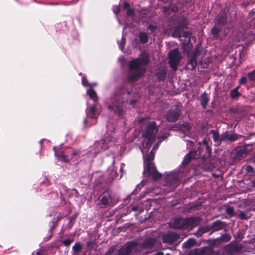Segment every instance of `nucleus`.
<instances>
[{
	"mask_svg": "<svg viewBox=\"0 0 255 255\" xmlns=\"http://www.w3.org/2000/svg\"><path fill=\"white\" fill-rule=\"evenodd\" d=\"M150 62L149 54L144 51L141 53L139 57L131 60L128 64L129 75L128 76V80L134 82L142 78L146 73V67Z\"/></svg>",
	"mask_w": 255,
	"mask_h": 255,
	"instance_id": "obj_1",
	"label": "nucleus"
},
{
	"mask_svg": "<svg viewBox=\"0 0 255 255\" xmlns=\"http://www.w3.org/2000/svg\"><path fill=\"white\" fill-rule=\"evenodd\" d=\"M130 92L127 90L125 86L121 87L117 92L115 95V100L117 102L114 103L112 105H110L108 106V109L110 111H113L117 116L122 118L125 114V111L123 108V103L125 102L123 96L125 94H127L128 95H130Z\"/></svg>",
	"mask_w": 255,
	"mask_h": 255,
	"instance_id": "obj_2",
	"label": "nucleus"
},
{
	"mask_svg": "<svg viewBox=\"0 0 255 255\" xmlns=\"http://www.w3.org/2000/svg\"><path fill=\"white\" fill-rule=\"evenodd\" d=\"M158 130V128L155 121H151L145 128L142 133L145 138L143 146L145 148L149 149L155 140V136Z\"/></svg>",
	"mask_w": 255,
	"mask_h": 255,
	"instance_id": "obj_3",
	"label": "nucleus"
},
{
	"mask_svg": "<svg viewBox=\"0 0 255 255\" xmlns=\"http://www.w3.org/2000/svg\"><path fill=\"white\" fill-rule=\"evenodd\" d=\"M100 201L98 203L100 208L113 207L117 202L115 200L114 193L108 189L103 192L100 196Z\"/></svg>",
	"mask_w": 255,
	"mask_h": 255,
	"instance_id": "obj_4",
	"label": "nucleus"
},
{
	"mask_svg": "<svg viewBox=\"0 0 255 255\" xmlns=\"http://www.w3.org/2000/svg\"><path fill=\"white\" fill-rule=\"evenodd\" d=\"M170 67L174 71H176L180 62L181 57L178 49L176 48L171 50L168 54Z\"/></svg>",
	"mask_w": 255,
	"mask_h": 255,
	"instance_id": "obj_5",
	"label": "nucleus"
},
{
	"mask_svg": "<svg viewBox=\"0 0 255 255\" xmlns=\"http://www.w3.org/2000/svg\"><path fill=\"white\" fill-rule=\"evenodd\" d=\"M181 112V109L180 107L177 105H174L167 112L165 115V119L169 122H175L180 117Z\"/></svg>",
	"mask_w": 255,
	"mask_h": 255,
	"instance_id": "obj_6",
	"label": "nucleus"
},
{
	"mask_svg": "<svg viewBox=\"0 0 255 255\" xmlns=\"http://www.w3.org/2000/svg\"><path fill=\"white\" fill-rule=\"evenodd\" d=\"M112 144V141L109 139H101L96 141L94 144V153L96 154L105 151Z\"/></svg>",
	"mask_w": 255,
	"mask_h": 255,
	"instance_id": "obj_7",
	"label": "nucleus"
},
{
	"mask_svg": "<svg viewBox=\"0 0 255 255\" xmlns=\"http://www.w3.org/2000/svg\"><path fill=\"white\" fill-rule=\"evenodd\" d=\"M145 164L146 171L148 175L152 176L153 180H158L162 177V174L157 170L154 163H148Z\"/></svg>",
	"mask_w": 255,
	"mask_h": 255,
	"instance_id": "obj_8",
	"label": "nucleus"
},
{
	"mask_svg": "<svg viewBox=\"0 0 255 255\" xmlns=\"http://www.w3.org/2000/svg\"><path fill=\"white\" fill-rule=\"evenodd\" d=\"M185 219L181 217L174 218L170 221L169 227L173 229H186Z\"/></svg>",
	"mask_w": 255,
	"mask_h": 255,
	"instance_id": "obj_9",
	"label": "nucleus"
},
{
	"mask_svg": "<svg viewBox=\"0 0 255 255\" xmlns=\"http://www.w3.org/2000/svg\"><path fill=\"white\" fill-rule=\"evenodd\" d=\"M189 24L188 21L185 18L182 19L176 26L175 29L172 33V36L175 38H180L181 37L182 32L184 28H187V26Z\"/></svg>",
	"mask_w": 255,
	"mask_h": 255,
	"instance_id": "obj_10",
	"label": "nucleus"
},
{
	"mask_svg": "<svg viewBox=\"0 0 255 255\" xmlns=\"http://www.w3.org/2000/svg\"><path fill=\"white\" fill-rule=\"evenodd\" d=\"M200 147L198 149L195 151H191L187 154L184 157L182 164L183 166L187 165L192 160V159H197L202 156Z\"/></svg>",
	"mask_w": 255,
	"mask_h": 255,
	"instance_id": "obj_11",
	"label": "nucleus"
},
{
	"mask_svg": "<svg viewBox=\"0 0 255 255\" xmlns=\"http://www.w3.org/2000/svg\"><path fill=\"white\" fill-rule=\"evenodd\" d=\"M138 245L136 241L127 243L125 246L120 248L118 251V255H130L132 249Z\"/></svg>",
	"mask_w": 255,
	"mask_h": 255,
	"instance_id": "obj_12",
	"label": "nucleus"
},
{
	"mask_svg": "<svg viewBox=\"0 0 255 255\" xmlns=\"http://www.w3.org/2000/svg\"><path fill=\"white\" fill-rule=\"evenodd\" d=\"M216 24L224 28V32L226 29H229L228 26V15L227 13L223 12L219 14L216 17Z\"/></svg>",
	"mask_w": 255,
	"mask_h": 255,
	"instance_id": "obj_13",
	"label": "nucleus"
},
{
	"mask_svg": "<svg viewBox=\"0 0 255 255\" xmlns=\"http://www.w3.org/2000/svg\"><path fill=\"white\" fill-rule=\"evenodd\" d=\"M180 238L178 234L175 232H168L162 236V242L164 243L172 244L176 242Z\"/></svg>",
	"mask_w": 255,
	"mask_h": 255,
	"instance_id": "obj_14",
	"label": "nucleus"
},
{
	"mask_svg": "<svg viewBox=\"0 0 255 255\" xmlns=\"http://www.w3.org/2000/svg\"><path fill=\"white\" fill-rule=\"evenodd\" d=\"M166 186H169L171 190H173L179 185V178L176 175H170L166 178Z\"/></svg>",
	"mask_w": 255,
	"mask_h": 255,
	"instance_id": "obj_15",
	"label": "nucleus"
},
{
	"mask_svg": "<svg viewBox=\"0 0 255 255\" xmlns=\"http://www.w3.org/2000/svg\"><path fill=\"white\" fill-rule=\"evenodd\" d=\"M186 229L189 228H194L198 225L201 222V218L197 217H187L185 218Z\"/></svg>",
	"mask_w": 255,
	"mask_h": 255,
	"instance_id": "obj_16",
	"label": "nucleus"
},
{
	"mask_svg": "<svg viewBox=\"0 0 255 255\" xmlns=\"http://www.w3.org/2000/svg\"><path fill=\"white\" fill-rule=\"evenodd\" d=\"M243 137L241 135L237 134H230L228 131H226L221 134V140L224 141L233 142Z\"/></svg>",
	"mask_w": 255,
	"mask_h": 255,
	"instance_id": "obj_17",
	"label": "nucleus"
},
{
	"mask_svg": "<svg viewBox=\"0 0 255 255\" xmlns=\"http://www.w3.org/2000/svg\"><path fill=\"white\" fill-rule=\"evenodd\" d=\"M155 76L158 81H164L167 77V72L166 69L163 67L157 68L155 70Z\"/></svg>",
	"mask_w": 255,
	"mask_h": 255,
	"instance_id": "obj_18",
	"label": "nucleus"
},
{
	"mask_svg": "<svg viewBox=\"0 0 255 255\" xmlns=\"http://www.w3.org/2000/svg\"><path fill=\"white\" fill-rule=\"evenodd\" d=\"M156 239L155 238H150L145 240L142 244L141 247L143 249H148L152 248L156 244Z\"/></svg>",
	"mask_w": 255,
	"mask_h": 255,
	"instance_id": "obj_19",
	"label": "nucleus"
},
{
	"mask_svg": "<svg viewBox=\"0 0 255 255\" xmlns=\"http://www.w3.org/2000/svg\"><path fill=\"white\" fill-rule=\"evenodd\" d=\"M231 239V236L227 234H224L220 237L217 238L212 240V245H215L220 244L223 242H227Z\"/></svg>",
	"mask_w": 255,
	"mask_h": 255,
	"instance_id": "obj_20",
	"label": "nucleus"
},
{
	"mask_svg": "<svg viewBox=\"0 0 255 255\" xmlns=\"http://www.w3.org/2000/svg\"><path fill=\"white\" fill-rule=\"evenodd\" d=\"M211 225L212 227V232H215L223 229L226 226V224L225 222L218 220L213 222Z\"/></svg>",
	"mask_w": 255,
	"mask_h": 255,
	"instance_id": "obj_21",
	"label": "nucleus"
},
{
	"mask_svg": "<svg viewBox=\"0 0 255 255\" xmlns=\"http://www.w3.org/2000/svg\"><path fill=\"white\" fill-rule=\"evenodd\" d=\"M197 66V55L193 54L189 58L187 65L186 66L187 69L193 70L195 69Z\"/></svg>",
	"mask_w": 255,
	"mask_h": 255,
	"instance_id": "obj_22",
	"label": "nucleus"
},
{
	"mask_svg": "<svg viewBox=\"0 0 255 255\" xmlns=\"http://www.w3.org/2000/svg\"><path fill=\"white\" fill-rule=\"evenodd\" d=\"M227 250L231 253H237L240 251L242 247L238 244H230L226 247Z\"/></svg>",
	"mask_w": 255,
	"mask_h": 255,
	"instance_id": "obj_23",
	"label": "nucleus"
},
{
	"mask_svg": "<svg viewBox=\"0 0 255 255\" xmlns=\"http://www.w3.org/2000/svg\"><path fill=\"white\" fill-rule=\"evenodd\" d=\"M222 31H224V28L215 24V26L211 29V33L214 39L219 38V34Z\"/></svg>",
	"mask_w": 255,
	"mask_h": 255,
	"instance_id": "obj_24",
	"label": "nucleus"
},
{
	"mask_svg": "<svg viewBox=\"0 0 255 255\" xmlns=\"http://www.w3.org/2000/svg\"><path fill=\"white\" fill-rule=\"evenodd\" d=\"M178 128L180 131L183 132L190 131L192 128L190 124L188 122H184L182 124L179 123Z\"/></svg>",
	"mask_w": 255,
	"mask_h": 255,
	"instance_id": "obj_25",
	"label": "nucleus"
},
{
	"mask_svg": "<svg viewBox=\"0 0 255 255\" xmlns=\"http://www.w3.org/2000/svg\"><path fill=\"white\" fill-rule=\"evenodd\" d=\"M252 210H254L253 208H249L248 209H246L244 211H241L239 213L238 217L241 220H247L252 216V214L250 213V211Z\"/></svg>",
	"mask_w": 255,
	"mask_h": 255,
	"instance_id": "obj_26",
	"label": "nucleus"
},
{
	"mask_svg": "<svg viewBox=\"0 0 255 255\" xmlns=\"http://www.w3.org/2000/svg\"><path fill=\"white\" fill-rule=\"evenodd\" d=\"M211 231H212L211 225H207L203 227L199 228L197 231L196 235L198 237H201L203 234Z\"/></svg>",
	"mask_w": 255,
	"mask_h": 255,
	"instance_id": "obj_27",
	"label": "nucleus"
},
{
	"mask_svg": "<svg viewBox=\"0 0 255 255\" xmlns=\"http://www.w3.org/2000/svg\"><path fill=\"white\" fill-rule=\"evenodd\" d=\"M55 155L59 160L62 161L64 162H69V160L67 159V157L66 156L62 151H55Z\"/></svg>",
	"mask_w": 255,
	"mask_h": 255,
	"instance_id": "obj_28",
	"label": "nucleus"
},
{
	"mask_svg": "<svg viewBox=\"0 0 255 255\" xmlns=\"http://www.w3.org/2000/svg\"><path fill=\"white\" fill-rule=\"evenodd\" d=\"M209 99L206 92H204L200 96V103L204 109L206 108Z\"/></svg>",
	"mask_w": 255,
	"mask_h": 255,
	"instance_id": "obj_29",
	"label": "nucleus"
},
{
	"mask_svg": "<svg viewBox=\"0 0 255 255\" xmlns=\"http://www.w3.org/2000/svg\"><path fill=\"white\" fill-rule=\"evenodd\" d=\"M138 37L140 43L142 44H146L148 42V35L145 32L140 31L139 33Z\"/></svg>",
	"mask_w": 255,
	"mask_h": 255,
	"instance_id": "obj_30",
	"label": "nucleus"
},
{
	"mask_svg": "<svg viewBox=\"0 0 255 255\" xmlns=\"http://www.w3.org/2000/svg\"><path fill=\"white\" fill-rule=\"evenodd\" d=\"M211 133L213 135V139L214 141L219 145L223 140H221V134L219 135V133L215 130H211Z\"/></svg>",
	"mask_w": 255,
	"mask_h": 255,
	"instance_id": "obj_31",
	"label": "nucleus"
},
{
	"mask_svg": "<svg viewBox=\"0 0 255 255\" xmlns=\"http://www.w3.org/2000/svg\"><path fill=\"white\" fill-rule=\"evenodd\" d=\"M155 158V153L151 151L149 153L147 154L146 157H144V161L145 163H153L152 161Z\"/></svg>",
	"mask_w": 255,
	"mask_h": 255,
	"instance_id": "obj_32",
	"label": "nucleus"
},
{
	"mask_svg": "<svg viewBox=\"0 0 255 255\" xmlns=\"http://www.w3.org/2000/svg\"><path fill=\"white\" fill-rule=\"evenodd\" d=\"M248 153L247 148L245 146L241 147L237 150V155L239 157H242Z\"/></svg>",
	"mask_w": 255,
	"mask_h": 255,
	"instance_id": "obj_33",
	"label": "nucleus"
},
{
	"mask_svg": "<svg viewBox=\"0 0 255 255\" xmlns=\"http://www.w3.org/2000/svg\"><path fill=\"white\" fill-rule=\"evenodd\" d=\"M96 113V108L95 105L92 106L89 108V111L87 113V117L91 118H95Z\"/></svg>",
	"mask_w": 255,
	"mask_h": 255,
	"instance_id": "obj_34",
	"label": "nucleus"
},
{
	"mask_svg": "<svg viewBox=\"0 0 255 255\" xmlns=\"http://www.w3.org/2000/svg\"><path fill=\"white\" fill-rule=\"evenodd\" d=\"M195 243L196 240L194 239L190 238L183 243V247L185 248L189 249L192 247Z\"/></svg>",
	"mask_w": 255,
	"mask_h": 255,
	"instance_id": "obj_35",
	"label": "nucleus"
},
{
	"mask_svg": "<svg viewBox=\"0 0 255 255\" xmlns=\"http://www.w3.org/2000/svg\"><path fill=\"white\" fill-rule=\"evenodd\" d=\"M87 94L89 97L93 100L94 101L97 100V96L96 91L92 88H90L87 91Z\"/></svg>",
	"mask_w": 255,
	"mask_h": 255,
	"instance_id": "obj_36",
	"label": "nucleus"
},
{
	"mask_svg": "<svg viewBox=\"0 0 255 255\" xmlns=\"http://www.w3.org/2000/svg\"><path fill=\"white\" fill-rule=\"evenodd\" d=\"M206 252L204 249H195L190 252V255H205Z\"/></svg>",
	"mask_w": 255,
	"mask_h": 255,
	"instance_id": "obj_37",
	"label": "nucleus"
},
{
	"mask_svg": "<svg viewBox=\"0 0 255 255\" xmlns=\"http://www.w3.org/2000/svg\"><path fill=\"white\" fill-rule=\"evenodd\" d=\"M241 94L238 91L232 89L230 93V96L232 99H236L241 96Z\"/></svg>",
	"mask_w": 255,
	"mask_h": 255,
	"instance_id": "obj_38",
	"label": "nucleus"
},
{
	"mask_svg": "<svg viewBox=\"0 0 255 255\" xmlns=\"http://www.w3.org/2000/svg\"><path fill=\"white\" fill-rule=\"evenodd\" d=\"M82 248V245L80 242H77L73 246L72 249L75 253L80 252Z\"/></svg>",
	"mask_w": 255,
	"mask_h": 255,
	"instance_id": "obj_39",
	"label": "nucleus"
},
{
	"mask_svg": "<svg viewBox=\"0 0 255 255\" xmlns=\"http://www.w3.org/2000/svg\"><path fill=\"white\" fill-rule=\"evenodd\" d=\"M226 213L232 217L234 216V210L233 207L228 206L226 209Z\"/></svg>",
	"mask_w": 255,
	"mask_h": 255,
	"instance_id": "obj_40",
	"label": "nucleus"
},
{
	"mask_svg": "<svg viewBox=\"0 0 255 255\" xmlns=\"http://www.w3.org/2000/svg\"><path fill=\"white\" fill-rule=\"evenodd\" d=\"M248 77L250 81H255V69L248 73Z\"/></svg>",
	"mask_w": 255,
	"mask_h": 255,
	"instance_id": "obj_41",
	"label": "nucleus"
},
{
	"mask_svg": "<svg viewBox=\"0 0 255 255\" xmlns=\"http://www.w3.org/2000/svg\"><path fill=\"white\" fill-rule=\"evenodd\" d=\"M191 33L189 31H183V37L186 38H188L187 43L191 42L190 36Z\"/></svg>",
	"mask_w": 255,
	"mask_h": 255,
	"instance_id": "obj_42",
	"label": "nucleus"
},
{
	"mask_svg": "<svg viewBox=\"0 0 255 255\" xmlns=\"http://www.w3.org/2000/svg\"><path fill=\"white\" fill-rule=\"evenodd\" d=\"M126 13L128 16H130V17H133L135 15L134 10L131 8H129L128 9H127V11H126Z\"/></svg>",
	"mask_w": 255,
	"mask_h": 255,
	"instance_id": "obj_43",
	"label": "nucleus"
},
{
	"mask_svg": "<svg viewBox=\"0 0 255 255\" xmlns=\"http://www.w3.org/2000/svg\"><path fill=\"white\" fill-rule=\"evenodd\" d=\"M203 144L205 146V149L208 153V156H210L212 153V150L211 148H210V147L208 145L207 142L206 141H204Z\"/></svg>",
	"mask_w": 255,
	"mask_h": 255,
	"instance_id": "obj_44",
	"label": "nucleus"
},
{
	"mask_svg": "<svg viewBox=\"0 0 255 255\" xmlns=\"http://www.w3.org/2000/svg\"><path fill=\"white\" fill-rule=\"evenodd\" d=\"M162 142L161 140H159L158 141V142L155 144L153 148H152V150L151 151L155 153L156 150L158 149L160 144Z\"/></svg>",
	"mask_w": 255,
	"mask_h": 255,
	"instance_id": "obj_45",
	"label": "nucleus"
},
{
	"mask_svg": "<svg viewBox=\"0 0 255 255\" xmlns=\"http://www.w3.org/2000/svg\"><path fill=\"white\" fill-rule=\"evenodd\" d=\"M73 242V239H67L62 241V244L65 246H69Z\"/></svg>",
	"mask_w": 255,
	"mask_h": 255,
	"instance_id": "obj_46",
	"label": "nucleus"
},
{
	"mask_svg": "<svg viewBox=\"0 0 255 255\" xmlns=\"http://www.w3.org/2000/svg\"><path fill=\"white\" fill-rule=\"evenodd\" d=\"M147 28L151 32V33H153L155 32V31L157 29V27L156 25H154L153 24H149Z\"/></svg>",
	"mask_w": 255,
	"mask_h": 255,
	"instance_id": "obj_47",
	"label": "nucleus"
},
{
	"mask_svg": "<svg viewBox=\"0 0 255 255\" xmlns=\"http://www.w3.org/2000/svg\"><path fill=\"white\" fill-rule=\"evenodd\" d=\"M114 251L115 248L113 247H111L106 252L104 255H112Z\"/></svg>",
	"mask_w": 255,
	"mask_h": 255,
	"instance_id": "obj_48",
	"label": "nucleus"
},
{
	"mask_svg": "<svg viewBox=\"0 0 255 255\" xmlns=\"http://www.w3.org/2000/svg\"><path fill=\"white\" fill-rule=\"evenodd\" d=\"M247 79L245 76H242L239 80V83L240 85L245 84L247 83Z\"/></svg>",
	"mask_w": 255,
	"mask_h": 255,
	"instance_id": "obj_49",
	"label": "nucleus"
},
{
	"mask_svg": "<svg viewBox=\"0 0 255 255\" xmlns=\"http://www.w3.org/2000/svg\"><path fill=\"white\" fill-rule=\"evenodd\" d=\"M82 82V85L85 87H87V86H90V84L89 83L88 80L85 77H83Z\"/></svg>",
	"mask_w": 255,
	"mask_h": 255,
	"instance_id": "obj_50",
	"label": "nucleus"
},
{
	"mask_svg": "<svg viewBox=\"0 0 255 255\" xmlns=\"http://www.w3.org/2000/svg\"><path fill=\"white\" fill-rule=\"evenodd\" d=\"M125 44V38L124 37H122V38L121 39V42L120 44H119V48H120V49L121 50H122L124 48Z\"/></svg>",
	"mask_w": 255,
	"mask_h": 255,
	"instance_id": "obj_51",
	"label": "nucleus"
},
{
	"mask_svg": "<svg viewBox=\"0 0 255 255\" xmlns=\"http://www.w3.org/2000/svg\"><path fill=\"white\" fill-rule=\"evenodd\" d=\"M87 247L88 248L91 249L94 245V241H88L86 243Z\"/></svg>",
	"mask_w": 255,
	"mask_h": 255,
	"instance_id": "obj_52",
	"label": "nucleus"
},
{
	"mask_svg": "<svg viewBox=\"0 0 255 255\" xmlns=\"http://www.w3.org/2000/svg\"><path fill=\"white\" fill-rule=\"evenodd\" d=\"M245 169L248 173H251V172H253L254 171L253 168L251 166H250V165L247 166L246 167Z\"/></svg>",
	"mask_w": 255,
	"mask_h": 255,
	"instance_id": "obj_53",
	"label": "nucleus"
},
{
	"mask_svg": "<svg viewBox=\"0 0 255 255\" xmlns=\"http://www.w3.org/2000/svg\"><path fill=\"white\" fill-rule=\"evenodd\" d=\"M79 154V152L78 151H77L75 150H72V151L71 153V158H73L74 157H75Z\"/></svg>",
	"mask_w": 255,
	"mask_h": 255,
	"instance_id": "obj_54",
	"label": "nucleus"
},
{
	"mask_svg": "<svg viewBox=\"0 0 255 255\" xmlns=\"http://www.w3.org/2000/svg\"><path fill=\"white\" fill-rule=\"evenodd\" d=\"M123 8L125 10H127L129 8H130L129 3L127 2H125L123 4Z\"/></svg>",
	"mask_w": 255,
	"mask_h": 255,
	"instance_id": "obj_55",
	"label": "nucleus"
},
{
	"mask_svg": "<svg viewBox=\"0 0 255 255\" xmlns=\"http://www.w3.org/2000/svg\"><path fill=\"white\" fill-rule=\"evenodd\" d=\"M113 12L115 14H118L120 12V9L118 7L115 6L113 8Z\"/></svg>",
	"mask_w": 255,
	"mask_h": 255,
	"instance_id": "obj_56",
	"label": "nucleus"
},
{
	"mask_svg": "<svg viewBox=\"0 0 255 255\" xmlns=\"http://www.w3.org/2000/svg\"><path fill=\"white\" fill-rule=\"evenodd\" d=\"M41 184L49 185L50 184V181L47 178H46L44 181L41 182Z\"/></svg>",
	"mask_w": 255,
	"mask_h": 255,
	"instance_id": "obj_57",
	"label": "nucleus"
},
{
	"mask_svg": "<svg viewBox=\"0 0 255 255\" xmlns=\"http://www.w3.org/2000/svg\"><path fill=\"white\" fill-rule=\"evenodd\" d=\"M230 111L232 113L238 114L239 113V109L238 108H232Z\"/></svg>",
	"mask_w": 255,
	"mask_h": 255,
	"instance_id": "obj_58",
	"label": "nucleus"
},
{
	"mask_svg": "<svg viewBox=\"0 0 255 255\" xmlns=\"http://www.w3.org/2000/svg\"><path fill=\"white\" fill-rule=\"evenodd\" d=\"M57 225V221H53L52 222V226L51 227L50 230L53 229Z\"/></svg>",
	"mask_w": 255,
	"mask_h": 255,
	"instance_id": "obj_59",
	"label": "nucleus"
},
{
	"mask_svg": "<svg viewBox=\"0 0 255 255\" xmlns=\"http://www.w3.org/2000/svg\"><path fill=\"white\" fill-rule=\"evenodd\" d=\"M136 102H137V100H136L133 99V100L130 101V104L131 105H134L135 104H136Z\"/></svg>",
	"mask_w": 255,
	"mask_h": 255,
	"instance_id": "obj_60",
	"label": "nucleus"
},
{
	"mask_svg": "<svg viewBox=\"0 0 255 255\" xmlns=\"http://www.w3.org/2000/svg\"><path fill=\"white\" fill-rule=\"evenodd\" d=\"M166 138H167V136H166L164 135V136H162L159 137L158 138V140H162V141L163 140H165Z\"/></svg>",
	"mask_w": 255,
	"mask_h": 255,
	"instance_id": "obj_61",
	"label": "nucleus"
},
{
	"mask_svg": "<svg viewBox=\"0 0 255 255\" xmlns=\"http://www.w3.org/2000/svg\"><path fill=\"white\" fill-rule=\"evenodd\" d=\"M138 207L137 206H133L132 208V211H136L137 210Z\"/></svg>",
	"mask_w": 255,
	"mask_h": 255,
	"instance_id": "obj_62",
	"label": "nucleus"
},
{
	"mask_svg": "<svg viewBox=\"0 0 255 255\" xmlns=\"http://www.w3.org/2000/svg\"><path fill=\"white\" fill-rule=\"evenodd\" d=\"M240 88V85L237 86V87H236L233 89L238 91V90Z\"/></svg>",
	"mask_w": 255,
	"mask_h": 255,
	"instance_id": "obj_63",
	"label": "nucleus"
},
{
	"mask_svg": "<svg viewBox=\"0 0 255 255\" xmlns=\"http://www.w3.org/2000/svg\"><path fill=\"white\" fill-rule=\"evenodd\" d=\"M252 185L254 187H255V178L252 181Z\"/></svg>",
	"mask_w": 255,
	"mask_h": 255,
	"instance_id": "obj_64",
	"label": "nucleus"
}]
</instances>
